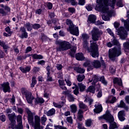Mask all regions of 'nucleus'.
<instances>
[{"label": "nucleus", "mask_w": 129, "mask_h": 129, "mask_svg": "<svg viewBox=\"0 0 129 129\" xmlns=\"http://www.w3.org/2000/svg\"><path fill=\"white\" fill-rule=\"evenodd\" d=\"M56 45H58V47H56V52H61V51H67L71 49L70 51V55L71 57H75L76 50L77 48L76 46H73L71 47V44L68 41L62 40H56L55 41Z\"/></svg>", "instance_id": "nucleus-1"}, {"label": "nucleus", "mask_w": 129, "mask_h": 129, "mask_svg": "<svg viewBox=\"0 0 129 129\" xmlns=\"http://www.w3.org/2000/svg\"><path fill=\"white\" fill-rule=\"evenodd\" d=\"M115 3H116V0H97L98 4L96 6V9L105 14L108 12V6L114 9Z\"/></svg>", "instance_id": "nucleus-2"}, {"label": "nucleus", "mask_w": 129, "mask_h": 129, "mask_svg": "<svg viewBox=\"0 0 129 129\" xmlns=\"http://www.w3.org/2000/svg\"><path fill=\"white\" fill-rule=\"evenodd\" d=\"M112 44L113 46H117V47L109 50V58L111 61H115V58L120 56L121 54V47L119 42L115 38L112 41Z\"/></svg>", "instance_id": "nucleus-3"}, {"label": "nucleus", "mask_w": 129, "mask_h": 129, "mask_svg": "<svg viewBox=\"0 0 129 129\" xmlns=\"http://www.w3.org/2000/svg\"><path fill=\"white\" fill-rule=\"evenodd\" d=\"M25 110L28 114V120L29 124L32 125V127H34V129H41V124H40L41 119L40 117L38 115H35L34 116L35 121L34 123V115L33 112L28 108H26Z\"/></svg>", "instance_id": "nucleus-4"}, {"label": "nucleus", "mask_w": 129, "mask_h": 129, "mask_svg": "<svg viewBox=\"0 0 129 129\" xmlns=\"http://www.w3.org/2000/svg\"><path fill=\"white\" fill-rule=\"evenodd\" d=\"M105 119L108 122H109L110 126L109 129H114L117 128V125H116V123L114 122V119L113 118V116L110 114V112L108 110L106 111V113L104 115L101 117H99V119Z\"/></svg>", "instance_id": "nucleus-5"}, {"label": "nucleus", "mask_w": 129, "mask_h": 129, "mask_svg": "<svg viewBox=\"0 0 129 129\" xmlns=\"http://www.w3.org/2000/svg\"><path fill=\"white\" fill-rule=\"evenodd\" d=\"M114 27L116 29V34L118 35V36H119L121 40H125L126 37H127V34L124 28H123V27H120L118 28V27H119V23L117 22L114 23Z\"/></svg>", "instance_id": "nucleus-6"}, {"label": "nucleus", "mask_w": 129, "mask_h": 129, "mask_svg": "<svg viewBox=\"0 0 129 129\" xmlns=\"http://www.w3.org/2000/svg\"><path fill=\"white\" fill-rule=\"evenodd\" d=\"M66 23L67 25H68V26H69L71 34H72V35H75V36H79V30L78 29V27L74 25L71 20L67 19L66 21Z\"/></svg>", "instance_id": "nucleus-7"}, {"label": "nucleus", "mask_w": 129, "mask_h": 129, "mask_svg": "<svg viewBox=\"0 0 129 129\" xmlns=\"http://www.w3.org/2000/svg\"><path fill=\"white\" fill-rule=\"evenodd\" d=\"M91 41H90V43ZM90 53V55L93 58H96L99 56V52H98V46L96 42L91 43L90 49L88 50Z\"/></svg>", "instance_id": "nucleus-8"}, {"label": "nucleus", "mask_w": 129, "mask_h": 129, "mask_svg": "<svg viewBox=\"0 0 129 129\" xmlns=\"http://www.w3.org/2000/svg\"><path fill=\"white\" fill-rule=\"evenodd\" d=\"M92 39L94 42L98 41L99 38L101 36L102 31H99L97 28H94L91 31Z\"/></svg>", "instance_id": "nucleus-9"}, {"label": "nucleus", "mask_w": 129, "mask_h": 129, "mask_svg": "<svg viewBox=\"0 0 129 129\" xmlns=\"http://www.w3.org/2000/svg\"><path fill=\"white\" fill-rule=\"evenodd\" d=\"M8 118L10 121L9 124V128H15L17 122L16 121V113H12L8 115Z\"/></svg>", "instance_id": "nucleus-10"}, {"label": "nucleus", "mask_w": 129, "mask_h": 129, "mask_svg": "<svg viewBox=\"0 0 129 129\" xmlns=\"http://www.w3.org/2000/svg\"><path fill=\"white\" fill-rule=\"evenodd\" d=\"M92 65L95 68H100V67H102V68H104L105 69L106 68V64H105V62H104V60H102L101 62L98 60H94L92 62Z\"/></svg>", "instance_id": "nucleus-11"}, {"label": "nucleus", "mask_w": 129, "mask_h": 129, "mask_svg": "<svg viewBox=\"0 0 129 129\" xmlns=\"http://www.w3.org/2000/svg\"><path fill=\"white\" fill-rule=\"evenodd\" d=\"M17 121L18 122V124L17 125L15 124V128L23 129L24 126H23V121L22 120V115H19L17 116Z\"/></svg>", "instance_id": "nucleus-12"}, {"label": "nucleus", "mask_w": 129, "mask_h": 129, "mask_svg": "<svg viewBox=\"0 0 129 129\" xmlns=\"http://www.w3.org/2000/svg\"><path fill=\"white\" fill-rule=\"evenodd\" d=\"M1 86L3 89L4 92L7 93V92H11V87H10V83L7 82L1 84Z\"/></svg>", "instance_id": "nucleus-13"}, {"label": "nucleus", "mask_w": 129, "mask_h": 129, "mask_svg": "<svg viewBox=\"0 0 129 129\" xmlns=\"http://www.w3.org/2000/svg\"><path fill=\"white\" fill-rule=\"evenodd\" d=\"M20 31L22 32V34L20 36L21 39H27L28 38V33L26 31V28L24 27H21Z\"/></svg>", "instance_id": "nucleus-14"}, {"label": "nucleus", "mask_w": 129, "mask_h": 129, "mask_svg": "<svg viewBox=\"0 0 129 129\" xmlns=\"http://www.w3.org/2000/svg\"><path fill=\"white\" fill-rule=\"evenodd\" d=\"M96 21V16L94 15H90L88 17V23L89 24H94Z\"/></svg>", "instance_id": "nucleus-15"}, {"label": "nucleus", "mask_w": 129, "mask_h": 129, "mask_svg": "<svg viewBox=\"0 0 129 129\" xmlns=\"http://www.w3.org/2000/svg\"><path fill=\"white\" fill-rule=\"evenodd\" d=\"M0 46L2 47L5 52L7 54H8V50H9L10 48V46L9 45L6 44V42L5 41H3L0 40Z\"/></svg>", "instance_id": "nucleus-16"}, {"label": "nucleus", "mask_w": 129, "mask_h": 129, "mask_svg": "<svg viewBox=\"0 0 129 129\" xmlns=\"http://www.w3.org/2000/svg\"><path fill=\"white\" fill-rule=\"evenodd\" d=\"M113 82L114 85L122 87V81L121 80V79L115 78L113 80Z\"/></svg>", "instance_id": "nucleus-17"}, {"label": "nucleus", "mask_w": 129, "mask_h": 129, "mask_svg": "<svg viewBox=\"0 0 129 129\" xmlns=\"http://www.w3.org/2000/svg\"><path fill=\"white\" fill-rule=\"evenodd\" d=\"M21 92L23 95H25L26 98H27L29 96H31L32 95V93L28 91L25 88H22L21 89Z\"/></svg>", "instance_id": "nucleus-18"}, {"label": "nucleus", "mask_w": 129, "mask_h": 129, "mask_svg": "<svg viewBox=\"0 0 129 129\" xmlns=\"http://www.w3.org/2000/svg\"><path fill=\"white\" fill-rule=\"evenodd\" d=\"M94 106L95 108L94 109V111L96 113H100L102 111V106L101 104H95Z\"/></svg>", "instance_id": "nucleus-19"}, {"label": "nucleus", "mask_w": 129, "mask_h": 129, "mask_svg": "<svg viewBox=\"0 0 129 129\" xmlns=\"http://www.w3.org/2000/svg\"><path fill=\"white\" fill-rule=\"evenodd\" d=\"M124 115V111L123 110H121L118 113V117L120 121H123V120H125Z\"/></svg>", "instance_id": "nucleus-20"}, {"label": "nucleus", "mask_w": 129, "mask_h": 129, "mask_svg": "<svg viewBox=\"0 0 129 129\" xmlns=\"http://www.w3.org/2000/svg\"><path fill=\"white\" fill-rule=\"evenodd\" d=\"M83 113H84V111L81 109H79L77 113V118L80 121H81L82 120V118H83Z\"/></svg>", "instance_id": "nucleus-21"}, {"label": "nucleus", "mask_w": 129, "mask_h": 129, "mask_svg": "<svg viewBox=\"0 0 129 129\" xmlns=\"http://www.w3.org/2000/svg\"><path fill=\"white\" fill-rule=\"evenodd\" d=\"M79 107L80 109H84L85 111H87V109H88V107L85 104L83 103V102H79Z\"/></svg>", "instance_id": "nucleus-22"}, {"label": "nucleus", "mask_w": 129, "mask_h": 129, "mask_svg": "<svg viewBox=\"0 0 129 129\" xmlns=\"http://www.w3.org/2000/svg\"><path fill=\"white\" fill-rule=\"evenodd\" d=\"M19 69L21 70L22 73H27V72H30L31 71V67L27 66L26 67H20Z\"/></svg>", "instance_id": "nucleus-23"}, {"label": "nucleus", "mask_w": 129, "mask_h": 129, "mask_svg": "<svg viewBox=\"0 0 129 129\" xmlns=\"http://www.w3.org/2000/svg\"><path fill=\"white\" fill-rule=\"evenodd\" d=\"M76 58L78 61H83L84 60V56L82 53H78L76 54Z\"/></svg>", "instance_id": "nucleus-24"}, {"label": "nucleus", "mask_w": 129, "mask_h": 129, "mask_svg": "<svg viewBox=\"0 0 129 129\" xmlns=\"http://www.w3.org/2000/svg\"><path fill=\"white\" fill-rule=\"evenodd\" d=\"M73 69L75 71L77 72V73H81V74H83V73L85 72V69L81 68L75 67L73 68Z\"/></svg>", "instance_id": "nucleus-25"}, {"label": "nucleus", "mask_w": 129, "mask_h": 129, "mask_svg": "<svg viewBox=\"0 0 129 129\" xmlns=\"http://www.w3.org/2000/svg\"><path fill=\"white\" fill-rule=\"evenodd\" d=\"M117 107H120L121 108H124L125 110H128V107L125 105V103L123 101H121L120 104L117 105Z\"/></svg>", "instance_id": "nucleus-26"}, {"label": "nucleus", "mask_w": 129, "mask_h": 129, "mask_svg": "<svg viewBox=\"0 0 129 129\" xmlns=\"http://www.w3.org/2000/svg\"><path fill=\"white\" fill-rule=\"evenodd\" d=\"M64 103H65V101L59 102V104H57L55 102H53V105L55 107H57V108H62V107L64 106Z\"/></svg>", "instance_id": "nucleus-27"}, {"label": "nucleus", "mask_w": 129, "mask_h": 129, "mask_svg": "<svg viewBox=\"0 0 129 129\" xmlns=\"http://www.w3.org/2000/svg\"><path fill=\"white\" fill-rule=\"evenodd\" d=\"M122 23H124V26L127 31H129V20L127 19L126 20H123L122 18L121 19Z\"/></svg>", "instance_id": "nucleus-28"}, {"label": "nucleus", "mask_w": 129, "mask_h": 129, "mask_svg": "<svg viewBox=\"0 0 129 129\" xmlns=\"http://www.w3.org/2000/svg\"><path fill=\"white\" fill-rule=\"evenodd\" d=\"M77 86L78 88H79L80 92H83V91H84L86 88V86L85 85L80 83H78Z\"/></svg>", "instance_id": "nucleus-29"}, {"label": "nucleus", "mask_w": 129, "mask_h": 129, "mask_svg": "<svg viewBox=\"0 0 129 129\" xmlns=\"http://www.w3.org/2000/svg\"><path fill=\"white\" fill-rule=\"evenodd\" d=\"M32 57L33 59H35L36 60H40V59H43L44 58L43 55H42L41 54H38L37 53L32 54Z\"/></svg>", "instance_id": "nucleus-30"}, {"label": "nucleus", "mask_w": 129, "mask_h": 129, "mask_svg": "<svg viewBox=\"0 0 129 129\" xmlns=\"http://www.w3.org/2000/svg\"><path fill=\"white\" fill-rule=\"evenodd\" d=\"M86 92H90L91 93H95V87L94 86H90L87 89Z\"/></svg>", "instance_id": "nucleus-31"}, {"label": "nucleus", "mask_w": 129, "mask_h": 129, "mask_svg": "<svg viewBox=\"0 0 129 129\" xmlns=\"http://www.w3.org/2000/svg\"><path fill=\"white\" fill-rule=\"evenodd\" d=\"M82 39L83 42L88 41V40H89V35L86 33H83L82 34Z\"/></svg>", "instance_id": "nucleus-32"}, {"label": "nucleus", "mask_w": 129, "mask_h": 129, "mask_svg": "<svg viewBox=\"0 0 129 129\" xmlns=\"http://www.w3.org/2000/svg\"><path fill=\"white\" fill-rule=\"evenodd\" d=\"M55 112H56V110H55L54 108H52L46 112V115H47V116L54 115V114H55Z\"/></svg>", "instance_id": "nucleus-33"}, {"label": "nucleus", "mask_w": 129, "mask_h": 129, "mask_svg": "<svg viewBox=\"0 0 129 129\" xmlns=\"http://www.w3.org/2000/svg\"><path fill=\"white\" fill-rule=\"evenodd\" d=\"M99 81H100V82H101V83H102V84H103L105 86L107 85V81L105 80V78H104V76H101L99 78Z\"/></svg>", "instance_id": "nucleus-34"}, {"label": "nucleus", "mask_w": 129, "mask_h": 129, "mask_svg": "<svg viewBox=\"0 0 129 129\" xmlns=\"http://www.w3.org/2000/svg\"><path fill=\"white\" fill-rule=\"evenodd\" d=\"M34 99H35V97L34 96H32V95L26 98V100L29 104H33V100H34Z\"/></svg>", "instance_id": "nucleus-35"}, {"label": "nucleus", "mask_w": 129, "mask_h": 129, "mask_svg": "<svg viewBox=\"0 0 129 129\" xmlns=\"http://www.w3.org/2000/svg\"><path fill=\"white\" fill-rule=\"evenodd\" d=\"M99 81V78L96 75L93 76V82L92 83V85H95L97 82Z\"/></svg>", "instance_id": "nucleus-36"}, {"label": "nucleus", "mask_w": 129, "mask_h": 129, "mask_svg": "<svg viewBox=\"0 0 129 129\" xmlns=\"http://www.w3.org/2000/svg\"><path fill=\"white\" fill-rule=\"evenodd\" d=\"M123 47L125 52H129V42H125L123 43Z\"/></svg>", "instance_id": "nucleus-37"}, {"label": "nucleus", "mask_w": 129, "mask_h": 129, "mask_svg": "<svg viewBox=\"0 0 129 129\" xmlns=\"http://www.w3.org/2000/svg\"><path fill=\"white\" fill-rule=\"evenodd\" d=\"M85 78V76H84V75L79 74V75L77 76V80H78L79 82H82V81L84 80Z\"/></svg>", "instance_id": "nucleus-38"}, {"label": "nucleus", "mask_w": 129, "mask_h": 129, "mask_svg": "<svg viewBox=\"0 0 129 129\" xmlns=\"http://www.w3.org/2000/svg\"><path fill=\"white\" fill-rule=\"evenodd\" d=\"M44 102H45V100L43 98H36L35 99V104H38V103H44Z\"/></svg>", "instance_id": "nucleus-39"}, {"label": "nucleus", "mask_w": 129, "mask_h": 129, "mask_svg": "<svg viewBox=\"0 0 129 129\" xmlns=\"http://www.w3.org/2000/svg\"><path fill=\"white\" fill-rule=\"evenodd\" d=\"M89 65H90V60H87L84 63V66L85 67H88L87 69L88 71H90V70H92V68L89 67Z\"/></svg>", "instance_id": "nucleus-40"}, {"label": "nucleus", "mask_w": 129, "mask_h": 129, "mask_svg": "<svg viewBox=\"0 0 129 129\" xmlns=\"http://www.w3.org/2000/svg\"><path fill=\"white\" fill-rule=\"evenodd\" d=\"M83 48L87 50V51H89L90 49V46L89 47L88 46V41H83Z\"/></svg>", "instance_id": "nucleus-41"}, {"label": "nucleus", "mask_w": 129, "mask_h": 129, "mask_svg": "<svg viewBox=\"0 0 129 129\" xmlns=\"http://www.w3.org/2000/svg\"><path fill=\"white\" fill-rule=\"evenodd\" d=\"M32 25L33 24H31V23H30L29 22L27 23L25 25L26 28L27 29V31H32V30H33V28H32V27H33V25L32 26Z\"/></svg>", "instance_id": "nucleus-42"}, {"label": "nucleus", "mask_w": 129, "mask_h": 129, "mask_svg": "<svg viewBox=\"0 0 129 129\" xmlns=\"http://www.w3.org/2000/svg\"><path fill=\"white\" fill-rule=\"evenodd\" d=\"M68 99L70 102H73L75 100V98L73 96L72 94H68Z\"/></svg>", "instance_id": "nucleus-43"}, {"label": "nucleus", "mask_w": 129, "mask_h": 129, "mask_svg": "<svg viewBox=\"0 0 129 129\" xmlns=\"http://www.w3.org/2000/svg\"><path fill=\"white\" fill-rule=\"evenodd\" d=\"M66 3H71L72 6H77L78 3L76 0H64Z\"/></svg>", "instance_id": "nucleus-44"}, {"label": "nucleus", "mask_w": 129, "mask_h": 129, "mask_svg": "<svg viewBox=\"0 0 129 129\" xmlns=\"http://www.w3.org/2000/svg\"><path fill=\"white\" fill-rule=\"evenodd\" d=\"M37 84V80H36V77H33L32 78V83L31 84V87L32 88L35 87V85Z\"/></svg>", "instance_id": "nucleus-45"}, {"label": "nucleus", "mask_w": 129, "mask_h": 129, "mask_svg": "<svg viewBox=\"0 0 129 129\" xmlns=\"http://www.w3.org/2000/svg\"><path fill=\"white\" fill-rule=\"evenodd\" d=\"M71 109L72 112H73L74 113H75L76 111H77V106H76V105L75 104L71 105Z\"/></svg>", "instance_id": "nucleus-46"}, {"label": "nucleus", "mask_w": 129, "mask_h": 129, "mask_svg": "<svg viewBox=\"0 0 129 129\" xmlns=\"http://www.w3.org/2000/svg\"><path fill=\"white\" fill-rule=\"evenodd\" d=\"M84 102H89V105H91L92 104V102H93V99L87 97L85 98Z\"/></svg>", "instance_id": "nucleus-47"}, {"label": "nucleus", "mask_w": 129, "mask_h": 129, "mask_svg": "<svg viewBox=\"0 0 129 129\" xmlns=\"http://www.w3.org/2000/svg\"><path fill=\"white\" fill-rule=\"evenodd\" d=\"M7 119V117H6V115L4 114V113L0 114V120L1 121H3V122H5Z\"/></svg>", "instance_id": "nucleus-48"}, {"label": "nucleus", "mask_w": 129, "mask_h": 129, "mask_svg": "<svg viewBox=\"0 0 129 129\" xmlns=\"http://www.w3.org/2000/svg\"><path fill=\"white\" fill-rule=\"evenodd\" d=\"M110 72L112 74H113V73H115V72L116 71V70L115 69V67L114 66H111L110 67Z\"/></svg>", "instance_id": "nucleus-49"}, {"label": "nucleus", "mask_w": 129, "mask_h": 129, "mask_svg": "<svg viewBox=\"0 0 129 129\" xmlns=\"http://www.w3.org/2000/svg\"><path fill=\"white\" fill-rule=\"evenodd\" d=\"M32 28L34 30H38L41 28V25L38 23H35L33 25H32Z\"/></svg>", "instance_id": "nucleus-50"}, {"label": "nucleus", "mask_w": 129, "mask_h": 129, "mask_svg": "<svg viewBox=\"0 0 129 129\" xmlns=\"http://www.w3.org/2000/svg\"><path fill=\"white\" fill-rule=\"evenodd\" d=\"M76 89L74 90V94H75V95H78L79 94V88H78V86L77 85H75Z\"/></svg>", "instance_id": "nucleus-51"}, {"label": "nucleus", "mask_w": 129, "mask_h": 129, "mask_svg": "<svg viewBox=\"0 0 129 129\" xmlns=\"http://www.w3.org/2000/svg\"><path fill=\"white\" fill-rule=\"evenodd\" d=\"M41 123L43 125H45V122L47 121V118L46 117V116L45 115H43V117H41Z\"/></svg>", "instance_id": "nucleus-52"}, {"label": "nucleus", "mask_w": 129, "mask_h": 129, "mask_svg": "<svg viewBox=\"0 0 129 129\" xmlns=\"http://www.w3.org/2000/svg\"><path fill=\"white\" fill-rule=\"evenodd\" d=\"M92 123V121H91V119H87L86 121V125L87 126H91V123Z\"/></svg>", "instance_id": "nucleus-53"}, {"label": "nucleus", "mask_w": 129, "mask_h": 129, "mask_svg": "<svg viewBox=\"0 0 129 129\" xmlns=\"http://www.w3.org/2000/svg\"><path fill=\"white\" fill-rule=\"evenodd\" d=\"M0 14L2 15V16H7L8 15V13L5 11V9L3 8H0Z\"/></svg>", "instance_id": "nucleus-54"}, {"label": "nucleus", "mask_w": 129, "mask_h": 129, "mask_svg": "<svg viewBox=\"0 0 129 129\" xmlns=\"http://www.w3.org/2000/svg\"><path fill=\"white\" fill-rule=\"evenodd\" d=\"M67 120L68 122H69V123H71V124H72V123H73V119H72V116L67 117Z\"/></svg>", "instance_id": "nucleus-55"}, {"label": "nucleus", "mask_w": 129, "mask_h": 129, "mask_svg": "<svg viewBox=\"0 0 129 129\" xmlns=\"http://www.w3.org/2000/svg\"><path fill=\"white\" fill-rule=\"evenodd\" d=\"M64 81H66L67 85L68 86H70L71 85H72V83L71 81L69 80V79L65 78H64Z\"/></svg>", "instance_id": "nucleus-56"}, {"label": "nucleus", "mask_w": 129, "mask_h": 129, "mask_svg": "<svg viewBox=\"0 0 129 129\" xmlns=\"http://www.w3.org/2000/svg\"><path fill=\"white\" fill-rule=\"evenodd\" d=\"M6 32H7L9 34V35H12L13 34V32L11 31V28L10 26L7 27L5 28Z\"/></svg>", "instance_id": "nucleus-57"}, {"label": "nucleus", "mask_w": 129, "mask_h": 129, "mask_svg": "<svg viewBox=\"0 0 129 129\" xmlns=\"http://www.w3.org/2000/svg\"><path fill=\"white\" fill-rule=\"evenodd\" d=\"M50 74H47V81L52 82L53 81V79L52 77L50 76Z\"/></svg>", "instance_id": "nucleus-58"}, {"label": "nucleus", "mask_w": 129, "mask_h": 129, "mask_svg": "<svg viewBox=\"0 0 129 129\" xmlns=\"http://www.w3.org/2000/svg\"><path fill=\"white\" fill-rule=\"evenodd\" d=\"M102 19L103 21H109V17L108 16L102 15Z\"/></svg>", "instance_id": "nucleus-59"}, {"label": "nucleus", "mask_w": 129, "mask_h": 129, "mask_svg": "<svg viewBox=\"0 0 129 129\" xmlns=\"http://www.w3.org/2000/svg\"><path fill=\"white\" fill-rule=\"evenodd\" d=\"M107 32H108V34L110 35V36H112V37H113L114 38V34H113V32L111 31V29L108 28L107 29Z\"/></svg>", "instance_id": "nucleus-60"}, {"label": "nucleus", "mask_w": 129, "mask_h": 129, "mask_svg": "<svg viewBox=\"0 0 129 129\" xmlns=\"http://www.w3.org/2000/svg\"><path fill=\"white\" fill-rule=\"evenodd\" d=\"M117 6L118 7H123V4H122V2L121 1V0H118L117 1Z\"/></svg>", "instance_id": "nucleus-61"}, {"label": "nucleus", "mask_w": 129, "mask_h": 129, "mask_svg": "<svg viewBox=\"0 0 129 129\" xmlns=\"http://www.w3.org/2000/svg\"><path fill=\"white\" fill-rule=\"evenodd\" d=\"M31 51H32V47L28 46L26 48L25 53L28 54V53H29V52H31Z\"/></svg>", "instance_id": "nucleus-62"}, {"label": "nucleus", "mask_w": 129, "mask_h": 129, "mask_svg": "<svg viewBox=\"0 0 129 129\" xmlns=\"http://www.w3.org/2000/svg\"><path fill=\"white\" fill-rule=\"evenodd\" d=\"M102 96V91L101 90H100L97 95V97H98V98H100V97H101Z\"/></svg>", "instance_id": "nucleus-63"}, {"label": "nucleus", "mask_w": 129, "mask_h": 129, "mask_svg": "<svg viewBox=\"0 0 129 129\" xmlns=\"http://www.w3.org/2000/svg\"><path fill=\"white\" fill-rule=\"evenodd\" d=\"M58 83L60 86H64V85H66L64 81H62L61 80H58Z\"/></svg>", "instance_id": "nucleus-64"}]
</instances>
